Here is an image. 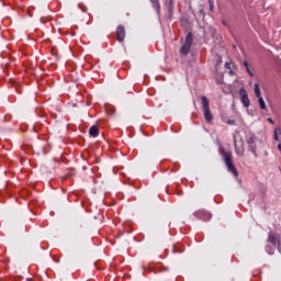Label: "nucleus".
I'll return each mask as SVG.
<instances>
[{"label": "nucleus", "instance_id": "f257e3e1", "mask_svg": "<svg viewBox=\"0 0 281 281\" xmlns=\"http://www.w3.org/2000/svg\"><path fill=\"white\" fill-rule=\"evenodd\" d=\"M223 159H224V162H225V166H226L228 172H232V175L234 177H238V170L236 169V166H234L232 153L224 151Z\"/></svg>", "mask_w": 281, "mask_h": 281}, {"label": "nucleus", "instance_id": "f03ea898", "mask_svg": "<svg viewBox=\"0 0 281 281\" xmlns=\"http://www.w3.org/2000/svg\"><path fill=\"white\" fill-rule=\"evenodd\" d=\"M201 100H202V109L204 111V120L206 122H212V120H214V116L210 111V99H207V97L205 95H202Z\"/></svg>", "mask_w": 281, "mask_h": 281}, {"label": "nucleus", "instance_id": "7ed1b4c3", "mask_svg": "<svg viewBox=\"0 0 281 281\" xmlns=\"http://www.w3.org/2000/svg\"><path fill=\"white\" fill-rule=\"evenodd\" d=\"M239 98L243 106H245V109H249L251 101L249 100V94L247 93V90H245V88H241L239 90Z\"/></svg>", "mask_w": 281, "mask_h": 281}, {"label": "nucleus", "instance_id": "20e7f679", "mask_svg": "<svg viewBox=\"0 0 281 281\" xmlns=\"http://www.w3.org/2000/svg\"><path fill=\"white\" fill-rule=\"evenodd\" d=\"M193 216L195 218H199L200 221H211L212 220V213L205 211V210H198L193 213Z\"/></svg>", "mask_w": 281, "mask_h": 281}, {"label": "nucleus", "instance_id": "39448f33", "mask_svg": "<svg viewBox=\"0 0 281 281\" xmlns=\"http://www.w3.org/2000/svg\"><path fill=\"white\" fill-rule=\"evenodd\" d=\"M246 144H248V150H250V153H252V155H255V157H257V154H256V135L250 134L249 136H247Z\"/></svg>", "mask_w": 281, "mask_h": 281}, {"label": "nucleus", "instance_id": "423d86ee", "mask_svg": "<svg viewBox=\"0 0 281 281\" xmlns=\"http://www.w3.org/2000/svg\"><path fill=\"white\" fill-rule=\"evenodd\" d=\"M124 38H126V29L124 25H119L116 27V41H119V43H124Z\"/></svg>", "mask_w": 281, "mask_h": 281}, {"label": "nucleus", "instance_id": "0eeeda50", "mask_svg": "<svg viewBox=\"0 0 281 281\" xmlns=\"http://www.w3.org/2000/svg\"><path fill=\"white\" fill-rule=\"evenodd\" d=\"M268 243H270V245H280V239H278V237H276V235H273V233H269L268 234Z\"/></svg>", "mask_w": 281, "mask_h": 281}, {"label": "nucleus", "instance_id": "6e6552de", "mask_svg": "<svg viewBox=\"0 0 281 281\" xmlns=\"http://www.w3.org/2000/svg\"><path fill=\"white\" fill-rule=\"evenodd\" d=\"M154 10H156L157 14H161V4L159 3V0H149Z\"/></svg>", "mask_w": 281, "mask_h": 281}, {"label": "nucleus", "instance_id": "1a4fd4ad", "mask_svg": "<svg viewBox=\"0 0 281 281\" xmlns=\"http://www.w3.org/2000/svg\"><path fill=\"white\" fill-rule=\"evenodd\" d=\"M234 146H235V153L238 157H243V155H245V147L240 146L238 147V145L236 144V140H234Z\"/></svg>", "mask_w": 281, "mask_h": 281}, {"label": "nucleus", "instance_id": "9d476101", "mask_svg": "<svg viewBox=\"0 0 281 281\" xmlns=\"http://www.w3.org/2000/svg\"><path fill=\"white\" fill-rule=\"evenodd\" d=\"M89 135L90 137H98V135H100V130L98 128V126H91L89 130Z\"/></svg>", "mask_w": 281, "mask_h": 281}, {"label": "nucleus", "instance_id": "9b49d317", "mask_svg": "<svg viewBox=\"0 0 281 281\" xmlns=\"http://www.w3.org/2000/svg\"><path fill=\"white\" fill-rule=\"evenodd\" d=\"M191 47L192 46L188 44H183L182 47L180 48V54H182V56H188V54H190Z\"/></svg>", "mask_w": 281, "mask_h": 281}, {"label": "nucleus", "instance_id": "f8f14e48", "mask_svg": "<svg viewBox=\"0 0 281 281\" xmlns=\"http://www.w3.org/2000/svg\"><path fill=\"white\" fill-rule=\"evenodd\" d=\"M254 91L256 98H262V92L260 91V86L258 83L254 85Z\"/></svg>", "mask_w": 281, "mask_h": 281}, {"label": "nucleus", "instance_id": "ddd939ff", "mask_svg": "<svg viewBox=\"0 0 281 281\" xmlns=\"http://www.w3.org/2000/svg\"><path fill=\"white\" fill-rule=\"evenodd\" d=\"M192 43H193L192 33H188L187 37H186L184 45H189L190 47H192Z\"/></svg>", "mask_w": 281, "mask_h": 281}, {"label": "nucleus", "instance_id": "4468645a", "mask_svg": "<svg viewBox=\"0 0 281 281\" xmlns=\"http://www.w3.org/2000/svg\"><path fill=\"white\" fill-rule=\"evenodd\" d=\"M259 106L262 111H267V103H265V99L262 97L258 98Z\"/></svg>", "mask_w": 281, "mask_h": 281}, {"label": "nucleus", "instance_id": "2eb2a0df", "mask_svg": "<svg viewBox=\"0 0 281 281\" xmlns=\"http://www.w3.org/2000/svg\"><path fill=\"white\" fill-rule=\"evenodd\" d=\"M281 133V128L280 127H276L274 128V140L276 142H279L280 140V137L278 136V134Z\"/></svg>", "mask_w": 281, "mask_h": 281}, {"label": "nucleus", "instance_id": "dca6fc26", "mask_svg": "<svg viewBox=\"0 0 281 281\" xmlns=\"http://www.w3.org/2000/svg\"><path fill=\"white\" fill-rule=\"evenodd\" d=\"M172 254H183V249L179 248V246H173Z\"/></svg>", "mask_w": 281, "mask_h": 281}, {"label": "nucleus", "instance_id": "f3484780", "mask_svg": "<svg viewBox=\"0 0 281 281\" xmlns=\"http://www.w3.org/2000/svg\"><path fill=\"white\" fill-rule=\"evenodd\" d=\"M244 67H246L247 71H248V74H249L250 76H254V72H251V70L249 69V63L244 61Z\"/></svg>", "mask_w": 281, "mask_h": 281}, {"label": "nucleus", "instance_id": "a211bd4d", "mask_svg": "<svg viewBox=\"0 0 281 281\" xmlns=\"http://www.w3.org/2000/svg\"><path fill=\"white\" fill-rule=\"evenodd\" d=\"M210 11L214 12V1L209 0Z\"/></svg>", "mask_w": 281, "mask_h": 281}, {"label": "nucleus", "instance_id": "6ab92c4d", "mask_svg": "<svg viewBox=\"0 0 281 281\" xmlns=\"http://www.w3.org/2000/svg\"><path fill=\"white\" fill-rule=\"evenodd\" d=\"M78 8H79V10H82L83 12H87V7H85V4L79 3Z\"/></svg>", "mask_w": 281, "mask_h": 281}, {"label": "nucleus", "instance_id": "aec40b11", "mask_svg": "<svg viewBox=\"0 0 281 281\" xmlns=\"http://www.w3.org/2000/svg\"><path fill=\"white\" fill-rule=\"evenodd\" d=\"M225 69H232V61H226L224 64Z\"/></svg>", "mask_w": 281, "mask_h": 281}, {"label": "nucleus", "instance_id": "412c9836", "mask_svg": "<svg viewBox=\"0 0 281 281\" xmlns=\"http://www.w3.org/2000/svg\"><path fill=\"white\" fill-rule=\"evenodd\" d=\"M226 124H228L229 126H235L236 125V121L235 120H228L226 122Z\"/></svg>", "mask_w": 281, "mask_h": 281}, {"label": "nucleus", "instance_id": "4be33fe9", "mask_svg": "<svg viewBox=\"0 0 281 281\" xmlns=\"http://www.w3.org/2000/svg\"><path fill=\"white\" fill-rule=\"evenodd\" d=\"M169 10H172V0H169Z\"/></svg>", "mask_w": 281, "mask_h": 281}, {"label": "nucleus", "instance_id": "5701e85b", "mask_svg": "<svg viewBox=\"0 0 281 281\" xmlns=\"http://www.w3.org/2000/svg\"><path fill=\"white\" fill-rule=\"evenodd\" d=\"M229 76H234V70L229 69Z\"/></svg>", "mask_w": 281, "mask_h": 281}, {"label": "nucleus", "instance_id": "b1692460", "mask_svg": "<svg viewBox=\"0 0 281 281\" xmlns=\"http://www.w3.org/2000/svg\"><path fill=\"white\" fill-rule=\"evenodd\" d=\"M268 122H269L270 124H273V119H268Z\"/></svg>", "mask_w": 281, "mask_h": 281}, {"label": "nucleus", "instance_id": "393cba45", "mask_svg": "<svg viewBox=\"0 0 281 281\" xmlns=\"http://www.w3.org/2000/svg\"><path fill=\"white\" fill-rule=\"evenodd\" d=\"M29 281H32V279H29Z\"/></svg>", "mask_w": 281, "mask_h": 281}]
</instances>
